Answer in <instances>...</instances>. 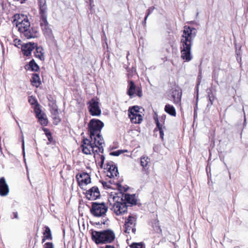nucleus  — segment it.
I'll return each mask as SVG.
<instances>
[{
    "instance_id": "nucleus-18",
    "label": "nucleus",
    "mask_w": 248,
    "mask_h": 248,
    "mask_svg": "<svg viewBox=\"0 0 248 248\" xmlns=\"http://www.w3.org/2000/svg\"><path fill=\"white\" fill-rule=\"evenodd\" d=\"M36 46V43H28L21 45V50L24 56H31L32 51Z\"/></svg>"
},
{
    "instance_id": "nucleus-41",
    "label": "nucleus",
    "mask_w": 248,
    "mask_h": 248,
    "mask_svg": "<svg viewBox=\"0 0 248 248\" xmlns=\"http://www.w3.org/2000/svg\"><path fill=\"white\" fill-rule=\"evenodd\" d=\"M53 120L54 119L57 123H60L61 121V118H60V117L59 116V114L58 115H53Z\"/></svg>"
},
{
    "instance_id": "nucleus-24",
    "label": "nucleus",
    "mask_w": 248,
    "mask_h": 248,
    "mask_svg": "<svg viewBox=\"0 0 248 248\" xmlns=\"http://www.w3.org/2000/svg\"><path fill=\"white\" fill-rule=\"evenodd\" d=\"M24 67L26 70H31L34 72H37L40 69L39 66L33 59L31 60L29 62V64H26Z\"/></svg>"
},
{
    "instance_id": "nucleus-29",
    "label": "nucleus",
    "mask_w": 248,
    "mask_h": 248,
    "mask_svg": "<svg viewBox=\"0 0 248 248\" xmlns=\"http://www.w3.org/2000/svg\"><path fill=\"white\" fill-rule=\"evenodd\" d=\"M45 116V113H42V115L37 117L40 124L44 126H46L48 123L47 118Z\"/></svg>"
},
{
    "instance_id": "nucleus-19",
    "label": "nucleus",
    "mask_w": 248,
    "mask_h": 248,
    "mask_svg": "<svg viewBox=\"0 0 248 248\" xmlns=\"http://www.w3.org/2000/svg\"><path fill=\"white\" fill-rule=\"evenodd\" d=\"M102 184L105 188H112V186L110 185L114 184L116 185V187L120 190V191H126V189L124 188V187H123L121 184L119 180H115L114 179L110 180L108 182L102 181Z\"/></svg>"
},
{
    "instance_id": "nucleus-40",
    "label": "nucleus",
    "mask_w": 248,
    "mask_h": 248,
    "mask_svg": "<svg viewBox=\"0 0 248 248\" xmlns=\"http://www.w3.org/2000/svg\"><path fill=\"white\" fill-rule=\"evenodd\" d=\"M105 161V156L103 155H100V162H99V165L101 168L103 167V165L104 164Z\"/></svg>"
},
{
    "instance_id": "nucleus-36",
    "label": "nucleus",
    "mask_w": 248,
    "mask_h": 248,
    "mask_svg": "<svg viewBox=\"0 0 248 248\" xmlns=\"http://www.w3.org/2000/svg\"><path fill=\"white\" fill-rule=\"evenodd\" d=\"M126 152V151L119 150L116 151L112 152L110 153V155L113 156H118L120 154Z\"/></svg>"
},
{
    "instance_id": "nucleus-32",
    "label": "nucleus",
    "mask_w": 248,
    "mask_h": 248,
    "mask_svg": "<svg viewBox=\"0 0 248 248\" xmlns=\"http://www.w3.org/2000/svg\"><path fill=\"white\" fill-rule=\"evenodd\" d=\"M28 102L32 106H38L39 103L35 96L31 95L28 97Z\"/></svg>"
},
{
    "instance_id": "nucleus-8",
    "label": "nucleus",
    "mask_w": 248,
    "mask_h": 248,
    "mask_svg": "<svg viewBox=\"0 0 248 248\" xmlns=\"http://www.w3.org/2000/svg\"><path fill=\"white\" fill-rule=\"evenodd\" d=\"M108 210V207L105 203L93 202L90 211L93 217H98L105 216Z\"/></svg>"
},
{
    "instance_id": "nucleus-31",
    "label": "nucleus",
    "mask_w": 248,
    "mask_h": 248,
    "mask_svg": "<svg viewBox=\"0 0 248 248\" xmlns=\"http://www.w3.org/2000/svg\"><path fill=\"white\" fill-rule=\"evenodd\" d=\"M42 129L43 131L45 132V134L49 142H52L53 141V139L52 136V134L50 130L48 128L45 127H43Z\"/></svg>"
},
{
    "instance_id": "nucleus-22",
    "label": "nucleus",
    "mask_w": 248,
    "mask_h": 248,
    "mask_svg": "<svg viewBox=\"0 0 248 248\" xmlns=\"http://www.w3.org/2000/svg\"><path fill=\"white\" fill-rule=\"evenodd\" d=\"M9 192V187L4 178H0V195L2 196H6Z\"/></svg>"
},
{
    "instance_id": "nucleus-23",
    "label": "nucleus",
    "mask_w": 248,
    "mask_h": 248,
    "mask_svg": "<svg viewBox=\"0 0 248 248\" xmlns=\"http://www.w3.org/2000/svg\"><path fill=\"white\" fill-rule=\"evenodd\" d=\"M35 49V50L34 52L35 57L40 60L44 61L45 60V55L43 48L41 46H38L36 44Z\"/></svg>"
},
{
    "instance_id": "nucleus-25",
    "label": "nucleus",
    "mask_w": 248,
    "mask_h": 248,
    "mask_svg": "<svg viewBox=\"0 0 248 248\" xmlns=\"http://www.w3.org/2000/svg\"><path fill=\"white\" fill-rule=\"evenodd\" d=\"M31 82L32 86L36 88L39 87L41 84V81L39 75L36 73L32 74Z\"/></svg>"
},
{
    "instance_id": "nucleus-12",
    "label": "nucleus",
    "mask_w": 248,
    "mask_h": 248,
    "mask_svg": "<svg viewBox=\"0 0 248 248\" xmlns=\"http://www.w3.org/2000/svg\"><path fill=\"white\" fill-rule=\"evenodd\" d=\"M88 108L90 114L92 116H100L101 110L99 106V102L97 99L93 98L88 103Z\"/></svg>"
},
{
    "instance_id": "nucleus-30",
    "label": "nucleus",
    "mask_w": 248,
    "mask_h": 248,
    "mask_svg": "<svg viewBox=\"0 0 248 248\" xmlns=\"http://www.w3.org/2000/svg\"><path fill=\"white\" fill-rule=\"evenodd\" d=\"M207 97L208 99V101H209V104H208V106H211L213 104V102L216 99V97L215 95L213 93V92L211 90H210L209 92H207Z\"/></svg>"
},
{
    "instance_id": "nucleus-38",
    "label": "nucleus",
    "mask_w": 248,
    "mask_h": 248,
    "mask_svg": "<svg viewBox=\"0 0 248 248\" xmlns=\"http://www.w3.org/2000/svg\"><path fill=\"white\" fill-rule=\"evenodd\" d=\"M43 248H54V246L52 242H46L43 245Z\"/></svg>"
},
{
    "instance_id": "nucleus-35",
    "label": "nucleus",
    "mask_w": 248,
    "mask_h": 248,
    "mask_svg": "<svg viewBox=\"0 0 248 248\" xmlns=\"http://www.w3.org/2000/svg\"><path fill=\"white\" fill-rule=\"evenodd\" d=\"M143 244L140 243H133L130 246V248H143Z\"/></svg>"
},
{
    "instance_id": "nucleus-34",
    "label": "nucleus",
    "mask_w": 248,
    "mask_h": 248,
    "mask_svg": "<svg viewBox=\"0 0 248 248\" xmlns=\"http://www.w3.org/2000/svg\"><path fill=\"white\" fill-rule=\"evenodd\" d=\"M34 111L35 113L36 117H37L42 114V113H41L42 110L40 108L39 104L38 106H34Z\"/></svg>"
},
{
    "instance_id": "nucleus-15",
    "label": "nucleus",
    "mask_w": 248,
    "mask_h": 248,
    "mask_svg": "<svg viewBox=\"0 0 248 248\" xmlns=\"http://www.w3.org/2000/svg\"><path fill=\"white\" fill-rule=\"evenodd\" d=\"M137 218L133 216H129L125 220L124 223V232L125 233H129L130 231L133 233H135L136 231V224Z\"/></svg>"
},
{
    "instance_id": "nucleus-10",
    "label": "nucleus",
    "mask_w": 248,
    "mask_h": 248,
    "mask_svg": "<svg viewBox=\"0 0 248 248\" xmlns=\"http://www.w3.org/2000/svg\"><path fill=\"white\" fill-rule=\"evenodd\" d=\"M182 90L178 85H175L171 89L170 93V100L176 106H181Z\"/></svg>"
},
{
    "instance_id": "nucleus-20",
    "label": "nucleus",
    "mask_w": 248,
    "mask_h": 248,
    "mask_svg": "<svg viewBox=\"0 0 248 248\" xmlns=\"http://www.w3.org/2000/svg\"><path fill=\"white\" fill-rule=\"evenodd\" d=\"M166 115H162L159 120L157 115L154 116V119L156 125V127L155 128L154 131H157L158 130L165 129L166 128L165 124V121Z\"/></svg>"
},
{
    "instance_id": "nucleus-14",
    "label": "nucleus",
    "mask_w": 248,
    "mask_h": 248,
    "mask_svg": "<svg viewBox=\"0 0 248 248\" xmlns=\"http://www.w3.org/2000/svg\"><path fill=\"white\" fill-rule=\"evenodd\" d=\"M76 178L78 185L80 188H83V186H87L91 183V176L89 173L85 172H81L77 174Z\"/></svg>"
},
{
    "instance_id": "nucleus-4",
    "label": "nucleus",
    "mask_w": 248,
    "mask_h": 248,
    "mask_svg": "<svg viewBox=\"0 0 248 248\" xmlns=\"http://www.w3.org/2000/svg\"><path fill=\"white\" fill-rule=\"evenodd\" d=\"M39 15L40 25L46 36L53 37L52 31L47 20V6L46 0H37Z\"/></svg>"
},
{
    "instance_id": "nucleus-44",
    "label": "nucleus",
    "mask_w": 248,
    "mask_h": 248,
    "mask_svg": "<svg viewBox=\"0 0 248 248\" xmlns=\"http://www.w3.org/2000/svg\"><path fill=\"white\" fill-rule=\"evenodd\" d=\"M100 248H115V247L113 245H107L104 247H101Z\"/></svg>"
},
{
    "instance_id": "nucleus-5",
    "label": "nucleus",
    "mask_w": 248,
    "mask_h": 248,
    "mask_svg": "<svg viewBox=\"0 0 248 248\" xmlns=\"http://www.w3.org/2000/svg\"><path fill=\"white\" fill-rule=\"evenodd\" d=\"M92 240L97 245L101 244H108L114 241L115 234L110 229L101 231L91 230Z\"/></svg>"
},
{
    "instance_id": "nucleus-21",
    "label": "nucleus",
    "mask_w": 248,
    "mask_h": 248,
    "mask_svg": "<svg viewBox=\"0 0 248 248\" xmlns=\"http://www.w3.org/2000/svg\"><path fill=\"white\" fill-rule=\"evenodd\" d=\"M43 236L42 239V243H44L46 240H52L53 239L52 234L50 228L47 226H45L43 227Z\"/></svg>"
},
{
    "instance_id": "nucleus-7",
    "label": "nucleus",
    "mask_w": 248,
    "mask_h": 248,
    "mask_svg": "<svg viewBox=\"0 0 248 248\" xmlns=\"http://www.w3.org/2000/svg\"><path fill=\"white\" fill-rule=\"evenodd\" d=\"M111 210L117 216H122L127 212L128 205L123 201V198L120 197L116 193L112 198Z\"/></svg>"
},
{
    "instance_id": "nucleus-13",
    "label": "nucleus",
    "mask_w": 248,
    "mask_h": 248,
    "mask_svg": "<svg viewBox=\"0 0 248 248\" xmlns=\"http://www.w3.org/2000/svg\"><path fill=\"white\" fill-rule=\"evenodd\" d=\"M128 83L127 94L130 97H132L135 94L139 97H141L143 95L141 87L139 86H136L133 80H130Z\"/></svg>"
},
{
    "instance_id": "nucleus-37",
    "label": "nucleus",
    "mask_w": 248,
    "mask_h": 248,
    "mask_svg": "<svg viewBox=\"0 0 248 248\" xmlns=\"http://www.w3.org/2000/svg\"><path fill=\"white\" fill-rule=\"evenodd\" d=\"M155 7L154 6H152L149 7L146 12V15L145 16V20H147L148 16L153 12Z\"/></svg>"
},
{
    "instance_id": "nucleus-16",
    "label": "nucleus",
    "mask_w": 248,
    "mask_h": 248,
    "mask_svg": "<svg viewBox=\"0 0 248 248\" xmlns=\"http://www.w3.org/2000/svg\"><path fill=\"white\" fill-rule=\"evenodd\" d=\"M123 192L121 191V192L117 193V194L120 197L123 198V201L125 203L126 205H127V204L130 206L137 205L138 200L135 194L124 193Z\"/></svg>"
},
{
    "instance_id": "nucleus-17",
    "label": "nucleus",
    "mask_w": 248,
    "mask_h": 248,
    "mask_svg": "<svg viewBox=\"0 0 248 248\" xmlns=\"http://www.w3.org/2000/svg\"><path fill=\"white\" fill-rule=\"evenodd\" d=\"M101 196L100 191L97 186H93L86 191V198L89 200L93 201Z\"/></svg>"
},
{
    "instance_id": "nucleus-45",
    "label": "nucleus",
    "mask_w": 248,
    "mask_h": 248,
    "mask_svg": "<svg viewBox=\"0 0 248 248\" xmlns=\"http://www.w3.org/2000/svg\"><path fill=\"white\" fill-rule=\"evenodd\" d=\"M146 20H145V17L144 20L142 22V24L144 26H145L146 25Z\"/></svg>"
},
{
    "instance_id": "nucleus-6",
    "label": "nucleus",
    "mask_w": 248,
    "mask_h": 248,
    "mask_svg": "<svg viewBox=\"0 0 248 248\" xmlns=\"http://www.w3.org/2000/svg\"><path fill=\"white\" fill-rule=\"evenodd\" d=\"M104 125V123L101 120L96 119H91L88 124L87 128L89 138H95L98 140H104L101 134Z\"/></svg>"
},
{
    "instance_id": "nucleus-1",
    "label": "nucleus",
    "mask_w": 248,
    "mask_h": 248,
    "mask_svg": "<svg viewBox=\"0 0 248 248\" xmlns=\"http://www.w3.org/2000/svg\"><path fill=\"white\" fill-rule=\"evenodd\" d=\"M182 32L180 40L181 57L183 60L189 62L192 59L191 47L197 31L195 28L185 26Z\"/></svg>"
},
{
    "instance_id": "nucleus-33",
    "label": "nucleus",
    "mask_w": 248,
    "mask_h": 248,
    "mask_svg": "<svg viewBox=\"0 0 248 248\" xmlns=\"http://www.w3.org/2000/svg\"><path fill=\"white\" fill-rule=\"evenodd\" d=\"M154 230L156 232V233L162 235V231L159 225V222L158 220H157L156 222L155 223Z\"/></svg>"
},
{
    "instance_id": "nucleus-2",
    "label": "nucleus",
    "mask_w": 248,
    "mask_h": 248,
    "mask_svg": "<svg viewBox=\"0 0 248 248\" xmlns=\"http://www.w3.org/2000/svg\"><path fill=\"white\" fill-rule=\"evenodd\" d=\"M14 22L15 23L18 31L21 35L27 39L37 38L39 35L38 31L31 27L30 22L26 15L16 14L14 16Z\"/></svg>"
},
{
    "instance_id": "nucleus-9",
    "label": "nucleus",
    "mask_w": 248,
    "mask_h": 248,
    "mask_svg": "<svg viewBox=\"0 0 248 248\" xmlns=\"http://www.w3.org/2000/svg\"><path fill=\"white\" fill-rule=\"evenodd\" d=\"M141 108L138 106L130 107L128 109V116L132 123L140 124L143 120V117L140 114Z\"/></svg>"
},
{
    "instance_id": "nucleus-43",
    "label": "nucleus",
    "mask_w": 248,
    "mask_h": 248,
    "mask_svg": "<svg viewBox=\"0 0 248 248\" xmlns=\"http://www.w3.org/2000/svg\"><path fill=\"white\" fill-rule=\"evenodd\" d=\"M163 130L164 129L158 130L159 131L160 137V138L162 140H163V139H164V131H163Z\"/></svg>"
},
{
    "instance_id": "nucleus-42",
    "label": "nucleus",
    "mask_w": 248,
    "mask_h": 248,
    "mask_svg": "<svg viewBox=\"0 0 248 248\" xmlns=\"http://www.w3.org/2000/svg\"><path fill=\"white\" fill-rule=\"evenodd\" d=\"M12 214H13V216H11V218H12V219L18 218V213L17 212H14Z\"/></svg>"
},
{
    "instance_id": "nucleus-27",
    "label": "nucleus",
    "mask_w": 248,
    "mask_h": 248,
    "mask_svg": "<svg viewBox=\"0 0 248 248\" xmlns=\"http://www.w3.org/2000/svg\"><path fill=\"white\" fill-rule=\"evenodd\" d=\"M150 162V159L148 157L142 156L140 158V165L146 170L149 169L148 164Z\"/></svg>"
},
{
    "instance_id": "nucleus-26",
    "label": "nucleus",
    "mask_w": 248,
    "mask_h": 248,
    "mask_svg": "<svg viewBox=\"0 0 248 248\" xmlns=\"http://www.w3.org/2000/svg\"><path fill=\"white\" fill-rule=\"evenodd\" d=\"M164 110L169 115L175 117L176 116V112L174 107L169 104H166L165 106Z\"/></svg>"
},
{
    "instance_id": "nucleus-39",
    "label": "nucleus",
    "mask_w": 248,
    "mask_h": 248,
    "mask_svg": "<svg viewBox=\"0 0 248 248\" xmlns=\"http://www.w3.org/2000/svg\"><path fill=\"white\" fill-rule=\"evenodd\" d=\"M14 43L15 46L19 47V46L21 45V41L18 39H15L14 40Z\"/></svg>"
},
{
    "instance_id": "nucleus-28",
    "label": "nucleus",
    "mask_w": 248,
    "mask_h": 248,
    "mask_svg": "<svg viewBox=\"0 0 248 248\" xmlns=\"http://www.w3.org/2000/svg\"><path fill=\"white\" fill-rule=\"evenodd\" d=\"M51 108L50 112L52 115H58L59 114L58 107L55 102H52L49 104Z\"/></svg>"
},
{
    "instance_id": "nucleus-3",
    "label": "nucleus",
    "mask_w": 248,
    "mask_h": 248,
    "mask_svg": "<svg viewBox=\"0 0 248 248\" xmlns=\"http://www.w3.org/2000/svg\"><path fill=\"white\" fill-rule=\"evenodd\" d=\"M105 144L104 140H98L95 138L89 139L84 138L81 143L80 148L82 153L85 155H91L93 153H103Z\"/></svg>"
},
{
    "instance_id": "nucleus-11",
    "label": "nucleus",
    "mask_w": 248,
    "mask_h": 248,
    "mask_svg": "<svg viewBox=\"0 0 248 248\" xmlns=\"http://www.w3.org/2000/svg\"><path fill=\"white\" fill-rule=\"evenodd\" d=\"M105 170L107 177L115 180H118L119 172L118 168L113 162H108L106 168H105Z\"/></svg>"
}]
</instances>
